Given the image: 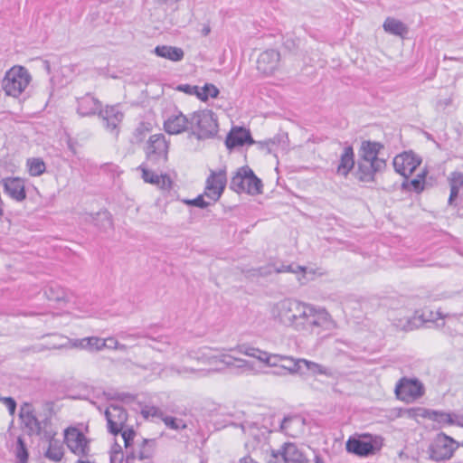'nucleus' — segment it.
<instances>
[{"label": "nucleus", "mask_w": 463, "mask_h": 463, "mask_svg": "<svg viewBox=\"0 0 463 463\" xmlns=\"http://www.w3.org/2000/svg\"><path fill=\"white\" fill-rule=\"evenodd\" d=\"M149 457H150V454H145L143 452H141L140 455H139V458L140 459L147 458Z\"/></svg>", "instance_id": "obj_57"}, {"label": "nucleus", "mask_w": 463, "mask_h": 463, "mask_svg": "<svg viewBox=\"0 0 463 463\" xmlns=\"http://www.w3.org/2000/svg\"><path fill=\"white\" fill-rule=\"evenodd\" d=\"M16 457L19 459V463H26L28 458L25 445L21 438H18L17 439Z\"/></svg>", "instance_id": "obj_45"}, {"label": "nucleus", "mask_w": 463, "mask_h": 463, "mask_svg": "<svg viewBox=\"0 0 463 463\" xmlns=\"http://www.w3.org/2000/svg\"><path fill=\"white\" fill-rule=\"evenodd\" d=\"M230 188L238 194L246 193L254 195L261 193L262 184L253 171L245 166L239 168L232 177Z\"/></svg>", "instance_id": "obj_7"}, {"label": "nucleus", "mask_w": 463, "mask_h": 463, "mask_svg": "<svg viewBox=\"0 0 463 463\" xmlns=\"http://www.w3.org/2000/svg\"><path fill=\"white\" fill-rule=\"evenodd\" d=\"M381 148H383V146L378 142L364 141L360 149V160L374 162L376 169H384L386 166L385 160L378 157Z\"/></svg>", "instance_id": "obj_20"}, {"label": "nucleus", "mask_w": 463, "mask_h": 463, "mask_svg": "<svg viewBox=\"0 0 463 463\" xmlns=\"http://www.w3.org/2000/svg\"><path fill=\"white\" fill-rule=\"evenodd\" d=\"M219 93L220 91L215 85L206 83L203 87H198L197 98L202 101H206L209 98H217Z\"/></svg>", "instance_id": "obj_37"}, {"label": "nucleus", "mask_w": 463, "mask_h": 463, "mask_svg": "<svg viewBox=\"0 0 463 463\" xmlns=\"http://www.w3.org/2000/svg\"><path fill=\"white\" fill-rule=\"evenodd\" d=\"M191 132L198 139L213 137L219 126L217 116L210 109L194 111L190 114Z\"/></svg>", "instance_id": "obj_4"}, {"label": "nucleus", "mask_w": 463, "mask_h": 463, "mask_svg": "<svg viewBox=\"0 0 463 463\" xmlns=\"http://www.w3.org/2000/svg\"><path fill=\"white\" fill-rule=\"evenodd\" d=\"M354 166V153L351 146L344 148L340 156L339 164L336 168V174L346 177Z\"/></svg>", "instance_id": "obj_25"}, {"label": "nucleus", "mask_w": 463, "mask_h": 463, "mask_svg": "<svg viewBox=\"0 0 463 463\" xmlns=\"http://www.w3.org/2000/svg\"><path fill=\"white\" fill-rule=\"evenodd\" d=\"M175 90L185 94L197 97L198 86L190 84H179Z\"/></svg>", "instance_id": "obj_50"}, {"label": "nucleus", "mask_w": 463, "mask_h": 463, "mask_svg": "<svg viewBox=\"0 0 463 463\" xmlns=\"http://www.w3.org/2000/svg\"><path fill=\"white\" fill-rule=\"evenodd\" d=\"M64 456V449L62 444L54 438L49 442V447L45 452V457L52 461L60 462Z\"/></svg>", "instance_id": "obj_33"}, {"label": "nucleus", "mask_w": 463, "mask_h": 463, "mask_svg": "<svg viewBox=\"0 0 463 463\" xmlns=\"http://www.w3.org/2000/svg\"><path fill=\"white\" fill-rule=\"evenodd\" d=\"M225 143L228 148H234L246 144L252 145L254 140L250 130L243 128H233L228 134Z\"/></svg>", "instance_id": "obj_24"}, {"label": "nucleus", "mask_w": 463, "mask_h": 463, "mask_svg": "<svg viewBox=\"0 0 463 463\" xmlns=\"http://www.w3.org/2000/svg\"><path fill=\"white\" fill-rule=\"evenodd\" d=\"M146 162L156 167L164 165L168 159V142L163 134L150 136L145 146Z\"/></svg>", "instance_id": "obj_8"}, {"label": "nucleus", "mask_w": 463, "mask_h": 463, "mask_svg": "<svg viewBox=\"0 0 463 463\" xmlns=\"http://www.w3.org/2000/svg\"><path fill=\"white\" fill-rule=\"evenodd\" d=\"M47 298L50 300H55L58 303L65 301L64 291H54V290L49 291V294L47 295Z\"/></svg>", "instance_id": "obj_52"}, {"label": "nucleus", "mask_w": 463, "mask_h": 463, "mask_svg": "<svg viewBox=\"0 0 463 463\" xmlns=\"http://www.w3.org/2000/svg\"><path fill=\"white\" fill-rule=\"evenodd\" d=\"M61 348H78L86 350V337L81 339L71 340L62 335H53L52 340H48L42 346H37L38 351L43 349H61Z\"/></svg>", "instance_id": "obj_21"}, {"label": "nucleus", "mask_w": 463, "mask_h": 463, "mask_svg": "<svg viewBox=\"0 0 463 463\" xmlns=\"http://www.w3.org/2000/svg\"><path fill=\"white\" fill-rule=\"evenodd\" d=\"M432 416L430 420L437 421L440 425H449L451 420V413H447L443 411H433Z\"/></svg>", "instance_id": "obj_42"}, {"label": "nucleus", "mask_w": 463, "mask_h": 463, "mask_svg": "<svg viewBox=\"0 0 463 463\" xmlns=\"http://www.w3.org/2000/svg\"><path fill=\"white\" fill-rule=\"evenodd\" d=\"M3 214V209L2 207L0 206V216Z\"/></svg>", "instance_id": "obj_59"}, {"label": "nucleus", "mask_w": 463, "mask_h": 463, "mask_svg": "<svg viewBox=\"0 0 463 463\" xmlns=\"http://www.w3.org/2000/svg\"><path fill=\"white\" fill-rule=\"evenodd\" d=\"M204 196L205 195L203 194L198 195L194 199H185V200H183V202L185 204H187V205L195 206V207H199L201 209H203V208H206L208 205L211 204V202H206L204 200Z\"/></svg>", "instance_id": "obj_44"}, {"label": "nucleus", "mask_w": 463, "mask_h": 463, "mask_svg": "<svg viewBox=\"0 0 463 463\" xmlns=\"http://www.w3.org/2000/svg\"><path fill=\"white\" fill-rule=\"evenodd\" d=\"M421 160L412 152H403L393 158V167L396 173L408 178L420 165Z\"/></svg>", "instance_id": "obj_15"}, {"label": "nucleus", "mask_w": 463, "mask_h": 463, "mask_svg": "<svg viewBox=\"0 0 463 463\" xmlns=\"http://www.w3.org/2000/svg\"><path fill=\"white\" fill-rule=\"evenodd\" d=\"M458 193H459V189H454V188L450 187V194H449V204L452 203V201L454 200V198H456L458 196Z\"/></svg>", "instance_id": "obj_55"}, {"label": "nucleus", "mask_w": 463, "mask_h": 463, "mask_svg": "<svg viewBox=\"0 0 463 463\" xmlns=\"http://www.w3.org/2000/svg\"><path fill=\"white\" fill-rule=\"evenodd\" d=\"M119 433L126 449H128L131 446L136 436L135 431L132 429H122V430Z\"/></svg>", "instance_id": "obj_47"}, {"label": "nucleus", "mask_w": 463, "mask_h": 463, "mask_svg": "<svg viewBox=\"0 0 463 463\" xmlns=\"http://www.w3.org/2000/svg\"><path fill=\"white\" fill-rule=\"evenodd\" d=\"M447 316L443 317L439 311H433L430 309H424L418 317L411 319L400 320L396 324L398 327L403 330H413L418 326L415 320L419 319L421 323H431L437 327H442L446 326Z\"/></svg>", "instance_id": "obj_14"}, {"label": "nucleus", "mask_w": 463, "mask_h": 463, "mask_svg": "<svg viewBox=\"0 0 463 463\" xmlns=\"http://www.w3.org/2000/svg\"><path fill=\"white\" fill-rule=\"evenodd\" d=\"M155 53L172 61H179L184 58V51L179 47L159 45L155 48Z\"/></svg>", "instance_id": "obj_28"}, {"label": "nucleus", "mask_w": 463, "mask_h": 463, "mask_svg": "<svg viewBox=\"0 0 463 463\" xmlns=\"http://www.w3.org/2000/svg\"><path fill=\"white\" fill-rule=\"evenodd\" d=\"M267 463H306L307 459L296 444L284 443L279 449H271L266 457Z\"/></svg>", "instance_id": "obj_9"}, {"label": "nucleus", "mask_w": 463, "mask_h": 463, "mask_svg": "<svg viewBox=\"0 0 463 463\" xmlns=\"http://www.w3.org/2000/svg\"><path fill=\"white\" fill-rule=\"evenodd\" d=\"M458 443L444 433L439 434L432 447V457L437 460H445L452 457Z\"/></svg>", "instance_id": "obj_16"}, {"label": "nucleus", "mask_w": 463, "mask_h": 463, "mask_svg": "<svg viewBox=\"0 0 463 463\" xmlns=\"http://www.w3.org/2000/svg\"><path fill=\"white\" fill-rule=\"evenodd\" d=\"M161 373L163 377L172 376L175 373L182 377H189L190 375L194 374L207 375L210 373V371H204V369H195L187 365H183L177 369H175L174 367L165 368Z\"/></svg>", "instance_id": "obj_27"}, {"label": "nucleus", "mask_w": 463, "mask_h": 463, "mask_svg": "<svg viewBox=\"0 0 463 463\" xmlns=\"http://www.w3.org/2000/svg\"><path fill=\"white\" fill-rule=\"evenodd\" d=\"M141 414L144 418L148 419L149 417H161V411L155 406H145L141 410Z\"/></svg>", "instance_id": "obj_48"}, {"label": "nucleus", "mask_w": 463, "mask_h": 463, "mask_svg": "<svg viewBox=\"0 0 463 463\" xmlns=\"http://www.w3.org/2000/svg\"><path fill=\"white\" fill-rule=\"evenodd\" d=\"M32 77L23 66H14L9 69L3 79L2 87L5 94L18 97L28 87Z\"/></svg>", "instance_id": "obj_5"}, {"label": "nucleus", "mask_w": 463, "mask_h": 463, "mask_svg": "<svg viewBox=\"0 0 463 463\" xmlns=\"http://www.w3.org/2000/svg\"><path fill=\"white\" fill-rule=\"evenodd\" d=\"M432 411H433L427 410L425 408L418 407V408L409 409L406 411L405 413H406L407 417L417 420L419 418L430 419V417L432 416V414H431Z\"/></svg>", "instance_id": "obj_40"}, {"label": "nucleus", "mask_w": 463, "mask_h": 463, "mask_svg": "<svg viewBox=\"0 0 463 463\" xmlns=\"http://www.w3.org/2000/svg\"><path fill=\"white\" fill-rule=\"evenodd\" d=\"M77 113L80 117L99 115L106 129L116 135L118 133V128L124 117L118 105L106 106L103 109L101 101L91 93H86L77 99Z\"/></svg>", "instance_id": "obj_2"}, {"label": "nucleus", "mask_w": 463, "mask_h": 463, "mask_svg": "<svg viewBox=\"0 0 463 463\" xmlns=\"http://www.w3.org/2000/svg\"><path fill=\"white\" fill-rule=\"evenodd\" d=\"M446 326L455 333L463 335V315L459 317H448Z\"/></svg>", "instance_id": "obj_39"}, {"label": "nucleus", "mask_w": 463, "mask_h": 463, "mask_svg": "<svg viewBox=\"0 0 463 463\" xmlns=\"http://www.w3.org/2000/svg\"><path fill=\"white\" fill-rule=\"evenodd\" d=\"M302 427L303 421L299 418H285L280 424L281 430L291 437H296L302 430Z\"/></svg>", "instance_id": "obj_32"}, {"label": "nucleus", "mask_w": 463, "mask_h": 463, "mask_svg": "<svg viewBox=\"0 0 463 463\" xmlns=\"http://www.w3.org/2000/svg\"><path fill=\"white\" fill-rule=\"evenodd\" d=\"M271 272L281 273L290 272L296 275L297 279L300 285L307 284L309 280H313L316 276H321L323 272L318 269L307 268L299 266L294 263L291 264H281L279 266L271 265L268 268V270L260 271L261 275L270 274Z\"/></svg>", "instance_id": "obj_10"}, {"label": "nucleus", "mask_w": 463, "mask_h": 463, "mask_svg": "<svg viewBox=\"0 0 463 463\" xmlns=\"http://www.w3.org/2000/svg\"><path fill=\"white\" fill-rule=\"evenodd\" d=\"M101 338L97 336L86 337V350L90 352L101 351L102 350Z\"/></svg>", "instance_id": "obj_43"}, {"label": "nucleus", "mask_w": 463, "mask_h": 463, "mask_svg": "<svg viewBox=\"0 0 463 463\" xmlns=\"http://www.w3.org/2000/svg\"><path fill=\"white\" fill-rule=\"evenodd\" d=\"M462 446H463V442H462Z\"/></svg>", "instance_id": "obj_62"}, {"label": "nucleus", "mask_w": 463, "mask_h": 463, "mask_svg": "<svg viewBox=\"0 0 463 463\" xmlns=\"http://www.w3.org/2000/svg\"><path fill=\"white\" fill-rule=\"evenodd\" d=\"M270 316L276 324L297 332L313 334L337 328V323L325 307L294 298L274 303Z\"/></svg>", "instance_id": "obj_1"}, {"label": "nucleus", "mask_w": 463, "mask_h": 463, "mask_svg": "<svg viewBox=\"0 0 463 463\" xmlns=\"http://www.w3.org/2000/svg\"><path fill=\"white\" fill-rule=\"evenodd\" d=\"M150 164L144 162L138 166V170L142 173L143 180L147 183L154 184L164 191H169L172 188V180L167 175H158L155 171L151 170L153 167Z\"/></svg>", "instance_id": "obj_17"}, {"label": "nucleus", "mask_w": 463, "mask_h": 463, "mask_svg": "<svg viewBox=\"0 0 463 463\" xmlns=\"http://www.w3.org/2000/svg\"><path fill=\"white\" fill-rule=\"evenodd\" d=\"M226 184L227 176L225 170L211 171L205 182L204 195L212 203L217 202L221 198Z\"/></svg>", "instance_id": "obj_13"}, {"label": "nucleus", "mask_w": 463, "mask_h": 463, "mask_svg": "<svg viewBox=\"0 0 463 463\" xmlns=\"http://www.w3.org/2000/svg\"><path fill=\"white\" fill-rule=\"evenodd\" d=\"M1 402L7 407L9 412L14 414L16 408V402L13 398L5 397L1 398Z\"/></svg>", "instance_id": "obj_53"}, {"label": "nucleus", "mask_w": 463, "mask_h": 463, "mask_svg": "<svg viewBox=\"0 0 463 463\" xmlns=\"http://www.w3.org/2000/svg\"><path fill=\"white\" fill-rule=\"evenodd\" d=\"M164 128L170 135L191 131L190 114L184 115L180 111L171 114L165 120Z\"/></svg>", "instance_id": "obj_18"}, {"label": "nucleus", "mask_w": 463, "mask_h": 463, "mask_svg": "<svg viewBox=\"0 0 463 463\" xmlns=\"http://www.w3.org/2000/svg\"><path fill=\"white\" fill-rule=\"evenodd\" d=\"M424 178L425 173L418 175V176L412 180H408V178H406V180L402 183V188L414 191L419 194L424 189Z\"/></svg>", "instance_id": "obj_38"}, {"label": "nucleus", "mask_w": 463, "mask_h": 463, "mask_svg": "<svg viewBox=\"0 0 463 463\" xmlns=\"http://www.w3.org/2000/svg\"><path fill=\"white\" fill-rule=\"evenodd\" d=\"M88 428L69 426L63 430V439L68 449L78 457H87L90 452V439L87 437Z\"/></svg>", "instance_id": "obj_6"}, {"label": "nucleus", "mask_w": 463, "mask_h": 463, "mask_svg": "<svg viewBox=\"0 0 463 463\" xmlns=\"http://www.w3.org/2000/svg\"><path fill=\"white\" fill-rule=\"evenodd\" d=\"M383 29L385 32L402 36L407 33V27L401 21L388 17L383 23Z\"/></svg>", "instance_id": "obj_34"}, {"label": "nucleus", "mask_w": 463, "mask_h": 463, "mask_svg": "<svg viewBox=\"0 0 463 463\" xmlns=\"http://www.w3.org/2000/svg\"><path fill=\"white\" fill-rule=\"evenodd\" d=\"M110 453L111 463H117L121 460V446L119 444L115 443L111 448Z\"/></svg>", "instance_id": "obj_51"}, {"label": "nucleus", "mask_w": 463, "mask_h": 463, "mask_svg": "<svg viewBox=\"0 0 463 463\" xmlns=\"http://www.w3.org/2000/svg\"><path fill=\"white\" fill-rule=\"evenodd\" d=\"M28 173L32 176H39L45 172L46 165L42 158L32 157L26 161Z\"/></svg>", "instance_id": "obj_36"}, {"label": "nucleus", "mask_w": 463, "mask_h": 463, "mask_svg": "<svg viewBox=\"0 0 463 463\" xmlns=\"http://www.w3.org/2000/svg\"><path fill=\"white\" fill-rule=\"evenodd\" d=\"M229 352H237L239 354L253 357L269 367L278 368L279 370L284 358V355L282 354H270L246 345H237L236 347L229 349Z\"/></svg>", "instance_id": "obj_11"}, {"label": "nucleus", "mask_w": 463, "mask_h": 463, "mask_svg": "<svg viewBox=\"0 0 463 463\" xmlns=\"http://www.w3.org/2000/svg\"><path fill=\"white\" fill-rule=\"evenodd\" d=\"M449 425L463 427V414L451 413V420Z\"/></svg>", "instance_id": "obj_54"}, {"label": "nucleus", "mask_w": 463, "mask_h": 463, "mask_svg": "<svg viewBox=\"0 0 463 463\" xmlns=\"http://www.w3.org/2000/svg\"><path fill=\"white\" fill-rule=\"evenodd\" d=\"M102 345V350L105 348L108 349H116L120 351H127V346L125 345L120 344L116 338L114 337H108V338H101Z\"/></svg>", "instance_id": "obj_41"}, {"label": "nucleus", "mask_w": 463, "mask_h": 463, "mask_svg": "<svg viewBox=\"0 0 463 463\" xmlns=\"http://www.w3.org/2000/svg\"><path fill=\"white\" fill-rule=\"evenodd\" d=\"M301 363L302 370H305L306 373L309 372L313 376L325 375L327 377H332L334 374L330 368L313 361L303 359V362Z\"/></svg>", "instance_id": "obj_31"}, {"label": "nucleus", "mask_w": 463, "mask_h": 463, "mask_svg": "<svg viewBox=\"0 0 463 463\" xmlns=\"http://www.w3.org/2000/svg\"><path fill=\"white\" fill-rule=\"evenodd\" d=\"M279 52L270 49L261 52L257 60V69L265 75L272 74L279 66Z\"/></svg>", "instance_id": "obj_22"}, {"label": "nucleus", "mask_w": 463, "mask_h": 463, "mask_svg": "<svg viewBox=\"0 0 463 463\" xmlns=\"http://www.w3.org/2000/svg\"><path fill=\"white\" fill-rule=\"evenodd\" d=\"M449 181L451 188L460 189L463 185V174L460 172H453L451 173Z\"/></svg>", "instance_id": "obj_46"}, {"label": "nucleus", "mask_w": 463, "mask_h": 463, "mask_svg": "<svg viewBox=\"0 0 463 463\" xmlns=\"http://www.w3.org/2000/svg\"><path fill=\"white\" fill-rule=\"evenodd\" d=\"M303 358H294L292 356L284 355L283 362L281 363L280 370L276 373L283 375L288 374H305V370H302Z\"/></svg>", "instance_id": "obj_26"}, {"label": "nucleus", "mask_w": 463, "mask_h": 463, "mask_svg": "<svg viewBox=\"0 0 463 463\" xmlns=\"http://www.w3.org/2000/svg\"><path fill=\"white\" fill-rule=\"evenodd\" d=\"M383 169H376L374 162L360 160L358 163V178L363 182H371L374 179V175Z\"/></svg>", "instance_id": "obj_30"}, {"label": "nucleus", "mask_w": 463, "mask_h": 463, "mask_svg": "<svg viewBox=\"0 0 463 463\" xmlns=\"http://www.w3.org/2000/svg\"><path fill=\"white\" fill-rule=\"evenodd\" d=\"M144 444H145V445H148V444H149V441H147V440H144Z\"/></svg>", "instance_id": "obj_60"}, {"label": "nucleus", "mask_w": 463, "mask_h": 463, "mask_svg": "<svg viewBox=\"0 0 463 463\" xmlns=\"http://www.w3.org/2000/svg\"><path fill=\"white\" fill-rule=\"evenodd\" d=\"M21 419L24 426L33 433H39L41 427L35 415L30 410H23Z\"/></svg>", "instance_id": "obj_35"}, {"label": "nucleus", "mask_w": 463, "mask_h": 463, "mask_svg": "<svg viewBox=\"0 0 463 463\" xmlns=\"http://www.w3.org/2000/svg\"><path fill=\"white\" fill-rule=\"evenodd\" d=\"M346 449L348 452L359 456H367L373 451V447L371 442L357 439H349L346 442Z\"/></svg>", "instance_id": "obj_29"}, {"label": "nucleus", "mask_w": 463, "mask_h": 463, "mask_svg": "<svg viewBox=\"0 0 463 463\" xmlns=\"http://www.w3.org/2000/svg\"><path fill=\"white\" fill-rule=\"evenodd\" d=\"M165 425L173 430L184 429L185 424L181 420H177L173 417H165L163 419Z\"/></svg>", "instance_id": "obj_49"}, {"label": "nucleus", "mask_w": 463, "mask_h": 463, "mask_svg": "<svg viewBox=\"0 0 463 463\" xmlns=\"http://www.w3.org/2000/svg\"><path fill=\"white\" fill-rule=\"evenodd\" d=\"M194 359L201 364L212 366L213 368L207 370L210 373L220 372L223 368L232 370L238 374L254 372V366L250 361L235 357L224 350L221 354H214L213 349L203 347L199 350Z\"/></svg>", "instance_id": "obj_3"}, {"label": "nucleus", "mask_w": 463, "mask_h": 463, "mask_svg": "<svg viewBox=\"0 0 463 463\" xmlns=\"http://www.w3.org/2000/svg\"><path fill=\"white\" fill-rule=\"evenodd\" d=\"M423 393V385L418 380L402 378L395 387L397 398L407 403L416 401L421 397Z\"/></svg>", "instance_id": "obj_12"}, {"label": "nucleus", "mask_w": 463, "mask_h": 463, "mask_svg": "<svg viewBox=\"0 0 463 463\" xmlns=\"http://www.w3.org/2000/svg\"><path fill=\"white\" fill-rule=\"evenodd\" d=\"M315 463H322L319 459H317Z\"/></svg>", "instance_id": "obj_61"}, {"label": "nucleus", "mask_w": 463, "mask_h": 463, "mask_svg": "<svg viewBox=\"0 0 463 463\" xmlns=\"http://www.w3.org/2000/svg\"><path fill=\"white\" fill-rule=\"evenodd\" d=\"M105 416L109 431L115 435L122 430L128 418L124 409L116 405L108 407L105 411Z\"/></svg>", "instance_id": "obj_19"}, {"label": "nucleus", "mask_w": 463, "mask_h": 463, "mask_svg": "<svg viewBox=\"0 0 463 463\" xmlns=\"http://www.w3.org/2000/svg\"><path fill=\"white\" fill-rule=\"evenodd\" d=\"M210 27L209 26H204L203 29V35H207L209 33H210Z\"/></svg>", "instance_id": "obj_56"}, {"label": "nucleus", "mask_w": 463, "mask_h": 463, "mask_svg": "<svg viewBox=\"0 0 463 463\" xmlns=\"http://www.w3.org/2000/svg\"><path fill=\"white\" fill-rule=\"evenodd\" d=\"M4 193L17 202L26 197L24 181L20 177H6L2 180Z\"/></svg>", "instance_id": "obj_23"}, {"label": "nucleus", "mask_w": 463, "mask_h": 463, "mask_svg": "<svg viewBox=\"0 0 463 463\" xmlns=\"http://www.w3.org/2000/svg\"><path fill=\"white\" fill-rule=\"evenodd\" d=\"M76 463H94L88 459H79Z\"/></svg>", "instance_id": "obj_58"}]
</instances>
